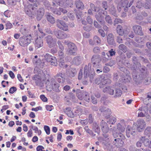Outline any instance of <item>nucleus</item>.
<instances>
[{"label": "nucleus", "instance_id": "obj_21", "mask_svg": "<svg viewBox=\"0 0 151 151\" xmlns=\"http://www.w3.org/2000/svg\"><path fill=\"white\" fill-rule=\"evenodd\" d=\"M83 59V57L81 56H77L75 57L73 60V63L76 65H80Z\"/></svg>", "mask_w": 151, "mask_h": 151}, {"label": "nucleus", "instance_id": "obj_24", "mask_svg": "<svg viewBox=\"0 0 151 151\" xmlns=\"http://www.w3.org/2000/svg\"><path fill=\"white\" fill-rule=\"evenodd\" d=\"M107 41L108 43L111 45H113L115 42L114 35L111 33L109 34L107 37Z\"/></svg>", "mask_w": 151, "mask_h": 151}, {"label": "nucleus", "instance_id": "obj_23", "mask_svg": "<svg viewBox=\"0 0 151 151\" xmlns=\"http://www.w3.org/2000/svg\"><path fill=\"white\" fill-rule=\"evenodd\" d=\"M104 93H106L109 95H113L114 94V90L111 87L108 86L104 88L103 90Z\"/></svg>", "mask_w": 151, "mask_h": 151}, {"label": "nucleus", "instance_id": "obj_20", "mask_svg": "<svg viewBox=\"0 0 151 151\" xmlns=\"http://www.w3.org/2000/svg\"><path fill=\"white\" fill-rule=\"evenodd\" d=\"M57 26L60 29L66 31V24L63 21L58 20L57 21Z\"/></svg>", "mask_w": 151, "mask_h": 151}, {"label": "nucleus", "instance_id": "obj_3", "mask_svg": "<svg viewBox=\"0 0 151 151\" xmlns=\"http://www.w3.org/2000/svg\"><path fill=\"white\" fill-rule=\"evenodd\" d=\"M35 6H37V5L36 3L29 4L28 6V8L25 10L26 13L31 19H33L35 17L36 10Z\"/></svg>", "mask_w": 151, "mask_h": 151}, {"label": "nucleus", "instance_id": "obj_46", "mask_svg": "<svg viewBox=\"0 0 151 151\" xmlns=\"http://www.w3.org/2000/svg\"><path fill=\"white\" fill-rule=\"evenodd\" d=\"M83 98L86 102H89L90 101V97L88 95V93L87 92H85V95Z\"/></svg>", "mask_w": 151, "mask_h": 151}, {"label": "nucleus", "instance_id": "obj_29", "mask_svg": "<svg viewBox=\"0 0 151 151\" xmlns=\"http://www.w3.org/2000/svg\"><path fill=\"white\" fill-rule=\"evenodd\" d=\"M113 135L114 138L116 137L121 138L123 139L124 137V135L120 132H117V131H113Z\"/></svg>", "mask_w": 151, "mask_h": 151}, {"label": "nucleus", "instance_id": "obj_59", "mask_svg": "<svg viewBox=\"0 0 151 151\" xmlns=\"http://www.w3.org/2000/svg\"><path fill=\"white\" fill-rule=\"evenodd\" d=\"M17 90V88L15 87H12L11 88L9 91V92L11 93H13Z\"/></svg>", "mask_w": 151, "mask_h": 151}, {"label": "nucleus", "instance_id": "obj_64", "mask_svg": "<svg viewBox=\"0 0 151 151\" xmlns=\"http://www.w3.org/2000/svg\"><path fill=\"white\" fill-rule=\"evenodd\" d=\"M57 43L59 47L60 48V49L62 50H63L64 49V47L60 41V40L58 41Z\"/></svg>", "mask_w": 151, "mask_h": 151}, {"label": "nucleus", "instance_id": "obj_30", "mask_svg": "<svg viewBox=\"0 0 151 151\" xmlns=\"http://www.w3.org/2000/svg\"><path fill=\"white\" fill-rule=\"evenodd\" d=\"M145 37H135L134 40L138 43L143 44L145 42Z\"/></svg>", "mask_w": 151, "mask_h": 151}, {"label": "nucleus", "instance_id": "obj_18", "mask_svg": "<svg viewBox=\"0 0 151 151\" xmlns=\"http://www.w3.org/2000/svg\"><path fill=\"white\" fill-rule=\"evenodd\" d=\"M100 125L101 127V129L103 132L106 133L108 132L109 127L107 124L103 120H102L101 122Z\"/></svg>", "mask_w": 151, "mask_h": 151}, {"label": "nucleus", "instance_id": "obj_16", "mask_svg": "<svg viewBox=\"0 0 151 151\" xmlns=\"http://www.w3.org/2000/svg\"><path fill=\"white\" fill-rule=\"evenodd\" d=\"M124 143V142L122 139L119 138H115L112 142L113 145L118 148L122 147Z\"/></svg>", "mask_w": 151, "mask_h": 151}, {"label": "nucleus", "instance_id": "obj_43", "mask_svg": "<svg viewBox=\"0 0 151 151\" xmlns=\"http://www.w3.org/2000/svg\"><path fill=\"white\" fill-rule=\"evenodd\" d=\"M117 129L119 132H123L124 131L125 128L122 126L120 123H118L117 124Z\"/></svg>", "mask_w": 151, "mask_h": 151}, {"label": "nucleus", "instance_id": "obj_52", "mask_svg": "<svg viewBox=\"0 0 151 151\" xmlns=\"http://www.w3.org/2000/svg\"><path fill=\"white\" fill-rule=\"evenodd\" d=\"M122 21L120 19L116 18L114 20V25H115L116 24L119 23H122Z\"/></svg>", "mask_w": 151, "mask_h": 151}, {"label": "nucleus", "instance_id": "obj_57", "mask_svg": "<svg viewBox=\"0 0 151 151\" xmlns=\"http://www.w3.org/2000/svg\"><path fill=\"white\" fill-rule=\"evenodd\" d=\"M118 65L119 68L122 66H124V63L123 59L119 60L118 63Z\"/></svg>", "mask_w": 151, "mask_h": 151}, {"label": "nucleus", "instance_id": "obj_17", "mask_svg": "<svg viewBox=\"0 0 151 151\" xmlns=\"http://www.w3.org/2000/svg\"><path fill=\"white\" fill-rule=\"evenodd\" d=\"M140 141L143 143L145 147H148L151 148V140L150 141L149 139L146 138L145 137H142L140 138Z\"/></svg>", "mask_w": 151, "mask_h": 151}, {"label": "nucleus", "instance_id": "obj_42", "mask_svg": "<svg viewBox=\"0 0 151 151\" xmlns=\"http://www.w3.org/2000/svg\"><path fill=\"white\" fill-rule=\"evenodd\" d=\"M90 5L91 8V9L93 11L96 12H98L99 11L100 9L99 7L97 6H96L95 5H94L93 4H90Z\"/></svg>", "mask_w": 151, "mask_h": 151}, {"label": "nucleus", "instance_id": "obj_1", "mask_svg": "<svg viewBox=\"0 0 151 151\" xmlns=\"http://www.w3.org/2000/svg\"><path fill=\"white\" fill-rule=\"evenodd\" d=\"M140 73H138L137 70L134 69L132 73V77L134 81V85L135 86L138 85L142 82V80L144 78L147 77L145 79L146 81V85H148L150 83L151 80L149 77H148L149 73L148 71H147V69L145 66L142 67L140 69Z\"/></svg>", "mask_w": 151, "mask_h": 151}, {"label": "nucleus", "instance_id": "obj_5", "mask_svg": "<svg viewBox=\"0 0 151 151\" xmlns=\"http://www.w3.org/2000/svg\"><path fill=\"white\" fill-rule=\"evenodd\" d=\"M35 35L37 36L35 41V47L37 49L42 47L43 45L42 37H41L39 35V34L37 32H35Z\"/></svg>", "mask_w": 151, "mask_h": 151}, {"label": "nucleus", "instance_id": "obj_31", "mask_svg": "<svg viewBox=\"0 0 151 151\" xmlns=\"http://www.w3.org/2000/svg\"><path fill=\"white\" fill-rule=\"evenodd\" d=\"M116 31L119 35L121 36H123L124 33L123 29L120 25H118L116 27Z\"/></svg>", "mask_w": 151, "mask_h": 151}, {"label": "nucleus", "instance_id": "obj_45", "mask_svg": "<svg viewBox=\"0 0 151 151\" xmlns=\"http://www.w3.org/2000/svg\"><path fill=\"white\" fill-rule=\"evenodd\" d=\"M30 127L33 130L35 131V133H38L39 135H40L41 134V131L40 130H39L38 128L37 127L31 125Z\"/></svg>", "mask_w": 151, "mask_h": 151}, {"label": "nucleus", "instance_id": "obj_56", "mask_svg": "<svg viewBox=\"0 0 151 151\" xmlns=\"http://www.w3.org/2000/svg\"><path fill=\"white\" fill-rule=\"evenodd\" d=\"M44 129L47 134H50V129L49 127L47 126H45L44 127Z\"/></svg>", "mask_w": 151, "mask_h": 151}, {"label": "nucleus", "instance_id": "obj_37", "mask_svg": "<svg viewBox=\"0 0 151 151\" xmlns=\"http://www.w3.org/2000/svg\"><path fill=\"white\" fill-rule=\"evenodd\" d=\"M93 129L95 132L98 133L100 131V128L96 122H94L93 125Z\"/></svg>", "mask_w": 151, "mask_h": 151}, {"label": "nucleus", "instance_id": "obj_63", "mask_svg": "<svg viewBox=\"0 0 151 151\" xmlns=\"http://www.w3.org/2000/svg\"><path fill=\"white\" fill-rule=\"evenodd\" d=\"M93 51L95 53H98L100 52V49L99 47H96L93 48Z\"/></svg>", "mask_w": 151, "mask_h": 151}, {"label": "nucleus", "instance_id": "obj_53", "mask_svg": "<svg viewBox=\"0 0 151 151\" xmlns=\"http://www.w3.org/2000/svg\"><path fill=\"white\" fill-rule=\"evenodd\" d=\"M147 0H146V2L145 3V4H143V6L146 9H149L150 8V4H150V1L149 2L147 1Z\"/></svg>", "mask_w": 151, "mask_h": 151}, {"label": "nucleus", "instance_id": "obj_26", "mask_svg": "<svg viewBox=\"0 0 151 151\" xmlns=\"http://www.w3.org/2000/svg\"><path fill=\"white\" fill-rule=\"evenodd\" d=\"M75 4L76 7L79 10H82L84 7L83 3L80 0H78L76 1Z\"/></svg>", "mask_w": 151, "mask_h": 151}, {"label": "nucleus", "instance_id": "obj_7", "mask_svg": "<svg viewBox=\"0 0 151 151\" xmlns=\"http://www.w3.org/2000/svg\"><path fill=\"white\" fill-rule=\"evenodd\" d=\"M45 39L48 46L49 47H55L56 45L57 40L53 38L51 35H48L46 37Z\"/></svg>", "mask_w": 151, "mask_h": 151}, {"label": "nucleus", "instance_id": "obj_35", "mask_svg": "<svg viewBox=\"0 0 151 151\" xmlns=\"http://www.w3.org/2000/svg\"><path fill=\"white\" fill-rule=\"evenodd\" d=\"M76 12V17L78 21H80L81 19V16L82 13V12L79 10H77L76 9L74 10Z\"/></svg>", "mask_w": 151, "mask_h": 151}, {"label": "nucleus", "instance_id": "obj_4", "mask_svg": "<svg viewBox=\"0 0 151 151\" xmlns=\"http://www.w3.org/2000/svg\"><path fill=\"white\" fill-rule=\"evenodd\" d=\"M69 53L71 55H76V51L77 50V47L72 42H68L67 41Z\"/></svg>", "mask_w": 151, "mask_h": 151}, {"label": "nucleus", "instance_id": "obj_41", "mask_svg": "<svg viewBox=\"0 0 151 151\" xmlns=\"http://www.w3.org/2000/svg\"><path fill=\"white\" fill-rule=\"evenodd\" d=\"M144 134L150 137V135H151V127H147L145 129L144 131Z\"/></svg>", "mask_w": 151, "mask_h": 151}, {"label": "nucleus", "instance_id": "obj_60", "mask_svg": "<svg viewBox=\"0 0 151 151\" xmlns=\"http://www.w3.org/2000/svg\"><path fill=\"white\" fill-rule=\"evenodd\" d=\"M88 119V122L90 124H91L93 122V118L91 114H90L89 115Z\"/></svg>", "mask_w": 151, "mask_h": 151}, {"label": "nucleus", "instance_id": "obj_40", "mask_svg": "<svg viewBox=\"0 0 151 151\" xmlns=\"http://www.w3.org/2000/svg\"><path fill=\"white\" fill-rule=\"evenodd\" d=\"M106 78L104 76H101L99 78H97L95 80V83L98 84H99L102 82L103 80H104Z\"/></svg>", "mask_w": 151, "mask_h": 151}, {"label": "nucleus", "instance_id": "obj_33", "mask_svg": "<svg viewBox=\"0 0 151 151\" xmlns=\"http://www.w3.org/2000/svg\"><path fill=\"white\" fill-rule=\"evenodd\" d=\"M46 18L49 22L51 24H53L55 22V21L54 17L51 15L49 14H48L46 16Z\"/></svg>", "mask_w": 151, "mask_h": 151}, {"label": "nucleus", "instance_id": "obj_39", "mask_svg": "<svg viewBox=\"0 0 151 151\" xmlns=\"http://www.w3.org/2000/svg\"><path fill=\"white\" fill-rule=\"evenodd\" d=\"M71 109H72L70 108L67 107V115L70 117H73L74 116V114Z\"/></svg>", "mask_w": 151, "mask_h": 151}, {"label": "nucleus", "instance_id": "obj_12", "mask_svg": "<svg viewBox=\"0 0 151 151\" xmlns=\"http://www.w3.org/2000/svg\"><path fill=\"white\" fill-rule=\"evenodd\" d=\"M115 2L119 5L123 7H125L124 10L126 12L128 9V4L129 1L128 0H115Z\"/></svg>", "mask_w": 151, "mask_h": 151}, {"label": "nucleus", "instance_id": "obj_25", "mask_svg": "<svg viewBox=\"0 0 151 151\" xmlns=\"http://www.w3.org/2000/svg\"><path fill=\"white\" fill-rule=\"evenodd\" d=\"M76 72V68H70L68 71L67 72V76L70 77H73L75 76Z\"/></svg>", "mask_w": 151, "mask_h": 151}, {"label": "nucleus", "instance_id": "obj_2", "mask_svg": "<svg viewBox=\"0 0 151 151\" xmlns=\"http://www.w3.org/2000/svg\"><path fill=\"white\" fill-rule=\"evenodd\" d=\"M91 63H88V65H85L84 69V79H83L82 83L84 85H87L88 83V80L87 79L89 77L91 79H92L95 74L94 69L91 68Z\"/></svg>", "mask_w": 151, "mask_h": 151}, {"label": "nucleus", "instance_id": "obj_58", "mask_svg": "<svg viewBox=\"0 0 151 151\" xmlns=\"http://www.w3.org/2000/svg\"><path fill=\"white\" fill-rule=\"evenodd\" d=\"M143 4L142 3L141 1H138L137 3L136 7L139 8H141L143 6Z\"/></svg>", "mask_w": 151, "mask_h": 151}, {"label": "nucleus", "instance_id": "obj_51", "mask_svg": "<svg viewBox=\"0 0 151 151\" xmlns=\"http://www.w3.org/2000/svg\"><path fill=\"white\" fill-rule=\"evenodd\" d=\"M93 39L94 41H95V44L96 43L98 44L101 43V41L100 39L96 36L94 37Z\"/></svg>", "mask_w": 151, "mask_h": 151}, {"label": "nucleus", "instance_id": "obj_27", "mask_svg": "<svg viewBox=\"0 0 151 151\" xmlns=\"http://www.w3.org/2000/svg\"><path fill=\"white\" fill-rule=\"evenodd\" d=\"M111 82L110 79L106 78L104 80H102V82L99 84V87L100 88H103L106 84H110Z\"/></svg>", "mask_w": 151, "mask_h": 151}, {"label": "nucleus", "instance_id": "obj_9", "mask_svg": "<svg viewBox=\"0 0 151 151\" xmlns=\"http://www.w3.org/2000/svg\"><path fill=\"white\" fill-rule=\"evenodd\" d=\"M106 13V12L101 11L95 15V17L97 21L101 25H103L105 23L104 20V15Z\"/></svg>", "mask_w": 151, "mask_h": 151}, {"label": "nucleus", "instance_id": "obj_6", "mask_svg": "<svg viewBox=\"0 0 151 151\" xmlns=\"http://www.w3.org/2000/svg\"><path fill=\"white\" fill-rule=\"evenodd\" d=\"M59 84L57 83L54 79H52L51 83L48 84L46 86L47 90L51 91L52 90L56 91L59 87Z\"/></svg>", "mask_w": 151, "mask_h": 151}, {"label": "nucleus", "instance_id": "obj_62", "mask_svg": "<svg viewBox=\"0 0 151 151\" xmlns=\"http://www.w3.org/2000/svg\"><path fill=\"white\" fill-rule=\"evenodd\" d=\"M86 20L88 24H91L93 23V20L90 16H88Z\"/></svg>", "mask_w": 151, "mask_h": 151}, {"label": "nucleus", "instance_id": "obj_11", "mask_svg": "<svg viewBox=\"0 0 151 151\" xmlns=\"http://www.w3.org/2000/svg\"><path fill=\"white\" fill-rule=\"evenodd\" d=\"M101 61V58L99 55H93L91 59V63L94 68H98L99 63Z\"/></svg>", "mask_w": 151, "mask_h": 151}, {"label": "nucleus", "instance_id": "obj_13", "mask_svg": "<svg viewBox=\"0 0 151 151\" xmlns=\"http://www.w3.org/2000/svg\"><path fill=\"white\" fill-rule=\"evenodd\" d=\"M99 110L101 112L103 113L104 116L107 118H108L111 114V112L110 109L104 106L101 107Z\"/></svg>", "mask_w": 151, "mask_h": 151}, {"label": "nucleus", "instance_id": "obj_8", "mask_svg": "<svg viewBox=\"0 0 151 151\" xmlns=\"http://www.w3.org/2000/svg\"><path fill=\"white\" fill-rule=\"evenodd\" d=\"M136 124L137 129L139 132H142L146 126L145 122L142 119H138Z\"/></svg>", "mask_w": 151, "mask_h": 151}, {"label": "nucleus", "instance_id": "obj_54", "mask_svg": "<svg viewBox=\"0 0 151 151\" xmlns=\"http://www.w3.org/2000/svg\"><path fill=\"white\" fill-rule=\"evenodd\" d=\"M68 17L71 20H73L75 18L74 14L73 13H68Z\"/></svg>", "mask_w": 151, "mask_h": 151}, {"label": "nucleus", "instance_id": "obj_32", "mask_svg": "<svg viewBox=\"0 0 151 151\" xmlns=\"http://www.w3.org/2000/svg\"><path fill=\"white\" fill-rule=\"evenodd\" d=\"M122 94V91L120 89L116 88L115 89L114 93V98H117L120 97Z\"/></svg>", "mask_w": 151, "mask_h": 151}, {"label": "nucleus", "instance_id": "obj_22", "mask_svg": "<svg viewBox=\"0 0 151 151\" xmlns=\"http://www.w3.org/2000/svg\"><path fill=\"white\" fill-rule=\"evenodd\" d=\"M44 13V10L43 8L39 9L37 11V20H40L42 18Z\"/></svg>", "mask_w": 151, "mask_h": 151}, {"label": "nucleus", "instance_id": "obj_50", "mask_svg": "<svg viewBox=\"0 0 151 151\" xmlns=\"http://www.w3.org/2000/svg\"><path fill=\"white\" fill-rule=\"evenodd\" d=\"M116 41L119 44L123 43V40L122 37L120 35L116 37Z\"/></svg>", "mask_w": 151, "mask_h": 151}, {"label": "nucleus", "instance_id": "obj_10", "mask_svg": "<svg viewBox=\"0 0 151 151\" xmlns=\"http://www.w3.org/2000/svg\"><path fill=\"white\" fill-rule=\"evenodd\" d=\"M45 59L47 61L50 62L51 65L56 66L57 65L56 59L55 58L47 53L45 56Z\"/></svg>", "mask_w": 151, "mask_h": 151}, {"label": "nucleus", "instance_id": "obj_44", "mask_svg": "<svg viewBox=\"0 0 151 151\" xmlns=\"http://www.w3.org/2000/svg\"><path fill=\"white\" fill-rule=\"evenodd\" d=\"M137 58L135 56H133L132 58V61L134 64L136 65H138L140 66L141 65L140 64L137 62Z\"/></svg>", "mask_w": 151, "mask_h": 151}, {"label": "nucleus", "instance_id": "obj_55", "mask_svg": "<svg viewBox=\"0 0 151 151\" xmlns=\"http://www.w3.org/2000/svg\"><path fill=\"white\" fill-rule=\"evenodd\" d=\"M73 1L72 0H67V6L72 7Z\"/></svg>", "mask_w": 151, "mask_h": 151}, {"label": "nucleus", "instance_id": "obj_49", "mask_svg": "<svg viewBox=\"0 0 151 151\" xmlns=\"http://www.w3.org/2000/svg\"><path fill=\"white\" fill-rule=\"evenodd\" d=\"M106 21L109 24H111L112 23L111 19L109 15H107L105 17Z\"/></svg>", "mask_w": 151, "mask_h": 151}, {"label": "nucleus", "instance_id": "obj_36", "mask_svg": "<svg viewBox=\"0 0 151 151\" xmlns=\"http://www.w3.org/2000/svg\"><path fill=\"white\" fill-rule=\"evenodd\" d=\"M116 118L113 116H111L108 119L107 122L109 124H114L116 121Z\"/></svg>", "mask_w": 151, "mask_h": 151}, {"label": "nucleus", "instance_id": "obj_38", "mask_svg": "<svg viewBox=\"0 0 151 151\" xmlns=\"http://www.w3.org/2000/svg\"><path fill=\"white\" fill-rule=\"evenodd\" d=\"M118 48L124 53L126 52L127 51V47L123 44H120L118 47Z\"/></svg>", "mask_w": 151, "mask_h": 151}, {"label": "nucleus", "instance_id": "obj_61", "mask_svg": "<svg viewBox=\"0 0 151 151\" xmlns=\"http://www.w3.org/2000/svg\"><path fill=\"white\" fill-rule=\"evenodd\" d=\"M126 133L127 137L128 138L129 137H130V129L128 127L126 129Z\"/></svg>", "mask_w": 151, "mask_h": 151}, {"label": "nucleus", "instance_id": "obj_34", "mask_svg": "<svg viewBox=\"0 0 151 151\" xmlns=\"http://www.w3.org/2000/svg\"><path fill=\"white\" fill-rule=\"evenodd\" d=\"M65 58H60L59 60V65L61 67H66L65 64Z\"/></svg>", "mask_w": 151, "mask_h": 151}, {"label": "nucleus", "instance_id": "obj_19", "mask_svg": "<svg viewBox=\"0 0 151 151\" xmlns=\"http://www.w3.org/2000/svg\"><path fill=\"white\" fill-rule=\"evenodd\" d=\"M55 35L59 39H63L65 37V34H64L63 31L60 30H55L54 31Z\"/></svg>", "mask_w": 151, "mask_h": 151}, {"label": "nucleus", "instance_id": "obj_15", "mask_svg": "<svg viewBox=\"0 0 151 151\" xmlns=\"http://www.w3.org/2000/svg\"><path fill=\"white\" fill-rule=\"evenodd\" d=\"M132 29L134 33L137 35L140 36L143 35L144 33L142 31L141 27L139 25H135L132 27Z\"/></svg>", "mask_w": 151, "mask_h": 151}, {"label": "nucleus", "instance_id": "obj_28", "mask_svg": "<svg viewBox=\"0 0 151 151\" xmlns=\"http://www.w3.org/2000/svg\"><path fill=\"white\" fill-rule=\"evenodd\" d=\"M65 1V0H55V1L52 2L53 5L55 6L57 5L63 6Z\"/></svg>", "mask_w": 151, "mask_h": 151}, {"label": "nucleus", "instance_id": "obj_48", "mask_svg": "<svg viewBox=\"0 0 151 151\" xmlns=\"http://www.w3.org/2000/svg\"><path fill=\"white\" fill-rule=\"evenodd\" d=\"M126 41L125 42V44L128 46L130 45V43L132 42V40L129 38L127 37L126 38Z\"/></svg>", "mask_w": 151, "mask_h": 151}, {"label": "nucleus", "instance_id": "obj_47", "mask_svg": "<svg viewBox=\"0 0 151 151\" xmlns=\"http://www.w3.org/2000/svg\"><path fill=\"white\" fill-rule=\"evenodd\" d=\"M116 53L113 50V49H111L110 50L108 51V52L106 53V55L108 56L109 57V55L111 56H112L115 55Z\"/></svg>", "mask_w": 151, "mask_h": 151}, {"label": "nucleus", "instance_id": "obj_14", "mask_svg": "<svg viewBox=\"0 0 151 151\" xmlns=\"http://www.w3.org/2000/svg\"><path fill=\"white\" fill-rule=\"evenodd\" d=\"M30 42V39L26 37H21L19 40V44L22 46L25 47L27 46Z\"/></svg>", "mask_w": 151, "mask_h": 151}]
</instances>
